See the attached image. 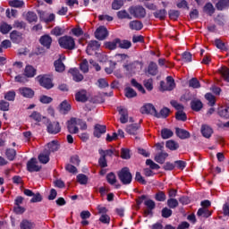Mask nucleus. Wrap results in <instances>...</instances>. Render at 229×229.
Listing matches in <instances>:
<instances>
[{
  "mask_svg": "<svg viewBox=\"0 0 229 229\" xmlns=\"http://www.w3.org/2000/svg\"><path fill=\"white\" fill-rule=\"evenodd\" d=\"M165 146L171 151H176V149H178V148H180V145L178 144V142H176L173 140H167L165 143Z\"/></svg>",
  "mask_w": 229,
  "mask_h": 229,
  "instance_id": "f704fd0d",
  "label": "nucleus"
},
{
  "mask_svg": "<svg viewBox=\"0 0 229 229\" xmlns=\"http://www.w3.org/2000/svg\"><path fill=\"white\" fill-rule=\"evenodd\" d=\"M118 47H120V49H130V47H131V42L126 39L122 40L119 38Z\"/></svg>",
  "mask_w": 229,
  "mask_h": 229,
  "instance_id": "4c0bfd02",
  "label": "nucleus"
},
{
  "mask_svg": "<svg viewBox=\"0 0 229 229\" xmlns=\"http://www.w3.org/2000/svg\"><path fill=\"white\" fill-rule=\"evenodd\" d=\"M99 47H101V44H99L96 40H91L89 42V44L87 46L86 53H87V55H94L95 51H98V49H99Z\"/></svg>",
  "mask_w": 229,
  "mask_h": 229,
  "instance_id": "423d86ee",
  "label": "nucleus"
},
{
  "mask_svg": "<svg viewBox=\"0 0 229 229\" xmlns=\"http://www.w3.org/2000/svg\"><path fill=\"white\" fill-rule=\"evenodd\" d=\"M71 33L74 37H81V35H83V30L80 26L77 25L75 28H72L71 30Z\"/></svg>",
  "mask_w": 229,
  "mask_h": 229,
  "instance_id": "864d4df0",
  "label": "nucleus"
},
{
  "mask_svg": "<svg viewBox=\"0 0 229 229\" xmlns=\"http://www.w3.org/2000/svg\"><path fill=\"white\" fill-rule=\"evenodd\" d=\"M15 92L13 90H10L4 93V99L6 101H15Z\"/></svg>",
  "mask_w": 229,
  "mask_h": 229,
  "instance_id": "4d7b16f0",
  "label": "nucleus"
},
{
  "mask_svg": "<svg viewBox=\"0 0 229 229\" xmlns=\"http://www.w3.org/2000/svg\"><path fill=\"white\" fill-rule=\"evenodd\" d=\"M118 19H129L131 20V16H130V13L126 12V10H122L117 13Z\"/></svg>",
  "mask_w": 229,
  "mask_h": 229,
  "instance_id": "052dcab7",
  "label": "nucleus"
},
{
  "mask_svg": "<svg viewBox=\"0 0 229 229\" xmlns=\"http://www.w3.org/2000/svg\"><path fill=\"white\" fill-rule=\"evenodd\" d=\"M61 114H68L71 111V105L67 101H64L60 105Z\"/></svg>",
  "mask_w": 229,
  "mask_h": 229,
  "instance_id": "ea45409f",
  "label": "nucleus"
},
{
  "mask_svg": "<svg viewBox=\"0 0 229 229\" xmlns=\"http://www.w3.org/2000/svg\"><path fill=\"white\" fill-rule=\"evenodd\" d=\"M167 206L169 208H176L178 207V200L176 199H169L167 200Z\"/></svg>",
  "mask_w": 229,
  "mask_h": 229,
  "instance_id": "338daca9",
  "label": "nucleus"
},
{
  "mask_svg": "<svg viewBox=\"0 0 229 229\" xmlns=\"http://www.w3.org/2000/svg\"><path fill=\"white\" fill-rule=\"evenodd\" d=\"M118 178L123 185H130L133 179L129 167H123L118 172Z\"/></svg>",
  "mask_w": 229,
  "mask_h": 229,
  "instance_id": "f03ea898",
  "label": "nucleus"
},
{
  "mask_svg": "<svg viewBox=\"0 0 229 229\" xmlns=\"http://www.w3.org/2000/svg\"><path fill=\"white\" fill-rule=\"evenodd\" d=\"M106 180L110 185H115V183H117V177L114 172L107 174Z\"/></svg>",
  "mask_w": 229,
  "mask_h": 229,
  "instance_id": "79ce46f5",
  "label": "nucleus"
},
{
  "mask_svg": "<svg viewBox=\"0 0 229 229\" xmlns=\"http://www.w3.org/2000/svg\"><path fill=\"white\" fill-rule=\"evenodd\" d=\"M119 42V38H114L113 41H106L105 43L106 49H109L110 51H114V49H117V47Z\"/></svg>",
  "mask_w": 229,
  "mask_h": 229,
  "instance_id": "5701e85b",
  "label": "nucleus"
},
{
  "mask_svg": "<svg viewBox=\"0 0 229 229\" xmlns=\"http://www.w3.org/2000/svg\"><path fill=\"white\" fill-rule=\"evenodd\" d=\"M154 17L156 19H159L160 21H164V19H165L166 15H167V11L165 9H160L156 11L153 13Z\"/></svg>",
  "mask_w": 229,
  "mask_h": 229,
  "instance_id": "c756f323",
  "label": "nucleus"
},
{
  "mask_svg": "<svg viewBox=\"0 0 229 229\" xmlns=\"http://www.w3.org/2000/svg\"><path fill=\"white\" fill-rule=\"evenodd\" d=\"M39 85H41V87H44V89H47V90L55 87V85L53 84V80H51V78H49L47 75H44L39 79Z\"/></svg>",
  "mask_w": 229,
  "mask_h": 229,
  "instance_id": "0eeeda50",
  "label": "nucleus"
},
{
  "mask_svg": "<svg viewBox=\"0 0 229 229\" xmlns=\"http://www.w3.org/2000/svg\"><path fill=\"white\" fill-rule=\"evenodd\" d=\"M169 108L167 107H164L163 109L160 110V113L157 112L156 117H157V119H160V117H163L164 119H165V117H167L169 115Z\"/></svg>",
  "mask_w": 229,
  "mask_h": 229,
  "instance_id": "09e8293b",
  "label": "nucleus"
},
{
  "mask_svg": "<svg viewBox=\"0 0 229 229\" xmlns=\"http://www.w3.org/2000/svg\"><path fill=\"white\" fill-rule=\"evenodd\" d=\"M167 157H169V154H167V152L161 151L155 156L154 159L156 160V162H157V164H164Z\"/></svg>",
  "mask_w": 229,
  "mask_h": 229,
  "instance_id": "b1692460",
  "label": "nucleus"
},
{
  "mask_svg": "<svg viewBox=\"0 0 229 229\" xmlns=\"http://www.w3.org/2000/svg\"><path fill=\"white\" fill-rule=\"evenodd\" d=\"M10 38L15 44H19V42L22 40V33L17 30H13L10 34Z\"/></svg>",
  "mask_w": 229,
  "mask_h": 229,
  "instance_id": "6ab92c4d",
  "label": "nucleus"
},
{
  "mask_svg": "<svg viewBox=\"0 0 229 229\" xmlns=\"http://www.w3.org/2000/svg\"><path fill=\"white\" fill-rule=\"evenodd\" d=\"M141 114H149L157 117V108L152 104H147L141 107Z\"/></svg>",
  "mask_w": 229,
  "mask_h": 229,
  "instance_id": "9b49d317",
  "label": "nucleus"
},
{
  "mask_svg": "<svg viewBox=\"0 0 229 229\" xmlns=\"http://www.w3.org/2000/svg\"><path fill=\"white\" fill-rule=\"evenodd\" d=\"M197 216L199 217H210V216H212V211L206 208H200L197 212Z\"/></svg>",
  "mask_w": 229,
  "mask_h": 229,
  "instance_id": "a878e982",
  "label": "nucleus"
},
{
  "mask_svg": "<svg viewBox=\"0 0 229 229\" xmlns=\"http://www.w3.org/2000/svg\"><path fill=\"white\" fill-rule=\"evenodd\" d=\"M175 133L179 139L182 140L189 139V137H191V133L189 131L180 128L175 129Z\"/></svg>",
  "mask_w": 229,
  "mask_h": 229,
  "instance_id": "393cba45",
  "label": "nucleus"
},
{
  "mask_svg": "<svg viewBox=\"0 0 229 229\" xmlns=\"http://www.w3.org/2000/svg\"><path fill=\"white\" fill-rule=\"evenodd\" d=\"M35 74H37V70H35V68H33V66H31V65L26 66L25 71H24V75L27 78H33L35 76Z\"/></svg>",
  "mask_w": 229,
  "mask_h": 229,
  "instance_id": "c85d7f7f",
  "label": "nucleus"
},
{
  "mask_svg": "<svg viewBox=\"0 0 229 229\" xmlns=\"http://www.w3.org/2000/svg\"><path fill=\"white\" fill-rule=\"evenodd\" d=\"M9 6H12L13 8H22V6H24V1L11 0V1H9Z\"/></svg>",
  "mask_w": 229,
  "mask_h": 229,
  "instance_id": "37998d69",
  "label": "nucleus"
},
{
  "mask_svg": "<svg viewBox=\"0 0 229 229\" xmlns=\"http://www.w3.org/2000/svg\"><path fill=\"white\" fill-rule=\"evenodd\" d=\"M76 124H78L76 118H72L67 122V128L70 133H78V131H80Z\"/></svg>",
  "mask_w": 229,
  "mask_h": 229,
  "instance_id": "ddd939ff",
  "label": "nucleus"
},
{
  "mask_svg": "<svg viewBox=\"0 0 229 229\" xmlns=\"http://www.w3.org/2000/svg\"><path fill=\"white\" fill-rule=\"evenodd\" d=\"M60 47L63 49H67L68 51H72L76 48V42L74 38L71 36H63L58 39Z\"/></svg>",
  "mask_w": 229,
  "mask_h": 229,
  "instance_id": "f257e3e1",
  "label": "nucleus"
},
{
  "mask_svg": "<svg viewBox=\"0 0 229 229\" xmlns=\"http://www.w3.org/2000/svg\"><path fill=\"white\" fill-rule=\"evenodd\" d=\"M30 117L33 119V121H36V123H40L42 119H46V117L42 116V114L37 111L32 112Z\"/></svg>",
  "mask_w": 229,
  "mask_h": 229,
  "instance_id": "c03bdc74",
  "label": "nucleus"
},
{
  "mask_svg": "<svg viewBox=\"0 0 229 229\" xmlns=\"http://www.w3.org/2000/svg\"><path fill=\"white\" fill-rule=\"evenodd\" d=\"M189 87H191V89H199V87H201V84L199 83V81H198L196 78H192L189 81Z\"/></svg>",
  "mask_w": 229,
  "mask_h": 229,
  "instance_id": "bf43d9fd",
  "label": "nucleus"
},
{
  "mask_svg": "<svg viewBox=\"0 0 229 229\" xmlns=\"http://www.w3.org/2000/svg\"><path fill=\"white\" fill-rule=\"evenodd\" d=\"M131 83L132 87H135V89H138V90L140 92H141V94H146V89H144V87H142L140 85V83L137 82V81L135 79H132L131 81Z\"/></svg>",
  "mask_w": 229,
  "mask_h": 229,
  "instance_id": "603ef678",
  "label": "nucleus"
},
{
  "mask_svg": "<svg viewBox=\"0 0 229 229\" xmlns=\"http://www.w3.org/2000/svg\"><path fill=\"white\" fill-rule=\"evenodd\" d=\"M65 33V30L61 27H55L51 30V35H55V37H60Z\"/></svg>",
  "mask_w": 229,
  "mask_h": 229,
  "instance_id": "de8ad7c7",
  "label": "nucleus"
},
{
  "mask_svg": "<svg viewBox=\"0 0 229 229\" xmlns=\"http://www.w3.org/2000/svg\"><path fill=\"white\" fill-rule=\"evenodd\" d=\"M42 169V166L38 165V161H37V158L32 157L30 161L27 163V170L30 173H38Z\"/></svg>",
  "mask_w": 229,
  "mask_h": 229,
  "instance_id": "20e7f679",
  "label": "nucleus"
},
{
  "mask_svg": "<svg viewBox=\"0 0 229 229\" xmlns=\"http://www.w3.org/2000/svg\"><path fill=\"white\" fill-rule=\"evenodd\" d=\"M26 19L28 22H37V21H38V17L37 16V13L33 12L27 13Z\"/></svg>",
  "mask_w": 229,
  "mask_h": 229,
  "instance_id": "49530a36",
  "label": "nucleus"
},
{
  "mask_svg": "<svg viewBox=\"0 0 229 229\" xmlns=\"http://www.w3.org/2000/svg\"><path fill=\"white\" fill-rule=\"evenodd\" d=\"M69 73L72 76L73 81L77 83L80 81H83V75L80 73V70L77 68H72L69 70Z\"/></svg>",
  "mask_w": 229,
  "mask_h": 229,
  "instance_id": "4468645a",
  "label": "nucleus"
},
{
  "mask_svg": "<svg viewBox=\"0 0 229 229\" xmlns=\"http://www.w3.org/2000/svg\"><path fill=\"white\" fill-rule=\"evenodd\" d=\"M204 12L208 13V15L212 17V15L216 13V8H214V5L212 4V3H208L204 6Z\"/></svg>",
  "mask_w": 229,
  "mask_h": 229,
  "instance_id": "72a5a7b5",
  "label": "nucleus"
},
{
  "mask_svg": "<svg viewBox=\"0 0 229 229\" xmlns=\"http://www.w3.org/2000/svg\"><path fill=\"white\" fill-rule=\"evenodd\" d=\"M216 8L218 12H223L228 10L229 8V0H218L216 4Z\"/></svg>",
  "mask_w": 229,
  "mask_h": 229,
  "instance_id": "f3484780",
  "label": "nucleus"
},
{
  "mask_svg": "<svg viewBox=\"0 0 229 229\" xmlns=\"http://www.w3.org/2000/svg\"><path fill=\"white\" fill-rule=\"evenodd\" d=\"M220 117H224L225 119H229V106L219 111Z\"/></svg>",
  "mask_w": 229,
  "mask_h": 229,
  "instance_id": "774afa93",
  "label": "nucleus"
},
{
  "mask_svg": "<svg viewBox=\"0 0 229 229\" xmlns=\"http://www.w3.org/2000/svg\"><path fill=\"white\" fill-rule=\"evenodd\" d=\"M148 74H151V76H157L158 74V66L156 64V63L151 62L148 65Z\"/></svg>",
  "mask_w": 229,
  "mask_h": 229,
  "instance_id": "c9c22d12",
  "label": "nucleus"
},
{
  "mask_svg": "<svg viewBox=\"0 0 229 229\" xmlns=\"http://www.w3.org/2000/svg\"><path fill=\"white\" fill-rule=\"evenodd\" d=\"M80 69L82 72H89V61L87 59H83L80 64Z\"/></svg>",
  "mask_w": 229,
  "mask_h": 229,
  "instance_id": "5fc2aeb1",
  "label": "nucleus"
},
{
  "mask_svg": "<svg viewBox=\"0 0 229 229\" xmlns=\"http://www.w3.org/2000/svg\"><path fill=\"white\" fill-rule=\"evenodd\" d=\"M54 65L56 72H64L65 71V64H63L61 59L55 61Z\"/></svg>",
  "mask_w": 229,
  "mask_h": 229,
  "instance_id": "58836bf2",
  "label": "nucleus"
},
{
  "mask_svg": "<svg viewBox=\"0 0 229 229\" xmlns=\"http://www.w3.org/2000/svg\"><path fill=\"white\" fill-rule=\"evenodd\" d=\"M126 131L129 135H137V131H139V125L137 123L128 125Z\"/></svg>",
  "mask_w": 229,
  "mask_h": 229,
  "instance_id": "e433bc0d",
  "label": "nucleus"
},
{
  "mask_svg": "<svg viewBox=\"0 0 229 229\" xmlns=\"http://www.w3.org/2000/svg\"><path fill=\"white\" fill-rule=\"evenodd\" d=\"M155 199L157 201H165L166 199L165 192H164L162 191H158L156 193Z\"/></svg>",
  "mask_w": 229,
  "mask_h": 229,
  "instance_id": "0e129e2a",
  "label": "nucleus"
},
{
  "mask_svg": "<svg viewBox=\"0 0 229 229\" xmlns=\"http://www.w3.org/2000/svg\"><path fill=\"white\" fill-rule=\"evenodd\" d=\"M103 133H106V126L97 124L95 126V131H94L95 137H98V139H99V137H101Z\"/></svg>",
  "mask_w": 229,
  "mask_h": 229,
  "instance_id": "412c9836",
  "label": "nucleus"
},
{
  "mask_svg": "<svg viewBox=\"0 0 229 229\" xmlns=\"http://www.w3.org/2000/svg\"><path fill=\"white\" fill-rule=\"evenodd\" d=\"M125 96L129 98H137V92L132 88H126Z\"/></svg>",
  "mask_w": 229,
  "mask_h": 229,
  "instance_id": "e2e57ef3",
  "label": "nucleus"
},
{
  "mask_svg": "<svg viewBox=\"0 0 229 229\" xmlns=\"http://www.w3.org/2000/svg\"><path fill=\"white\" fill-rule=\"evenodd\" d=\"M200 131L205 139H210L212 137V134L214 133V131L210 128V126L207 124H203L201 126Z\"/></svg>",
  "mask_w": 229,
  "mask_h": 229,
  "instance_id": "dca6fc26",
  "label": "nucleus"
},
{
  "mask_svg": "<svg viewBox=\"0 0 229 229\" xmlns=\"http://www.w3.org/2000/svg\"><path fill=\"white\" fill-rule=\"evenodd\" d=\"M175 119H177V121H187V114L183 112V109L176 112Z\"/></svg>",
  "mask_w": 229,
  "mask_h": 229,
  "instance_id": "8fccbe9b",
  "label": "nucleus"
},
{
  "mask_svg": "<svg viewBox=\"0 0 229 229\" xmlns=\"http://www.w3.org/2000/svg\"><path fill=\"white\" fill-rule=\"evenodd\" d=\"M174 79H173V77L168 76L166 78V88L165 89V90H173V89H174Z\"/></svg>",
  "mask_w": 229,
  "mask_h": 229,
  "instance_id": "a18cd8bd",
  "label": "nucleus"
},
{
  "mask_svg": "<svg viewBox=\"0 0 229 229\" xmlns=\"http://www.w3.org/2000/svg\"><path fill=\"white\" fill-rule=\"evenodd\" d=\"M51 154L49 153V151L44 150L43 153L39 154L38 156V160L41 164H47V162H49V156Z\"/></svg>",
  "mask_w": 229,
  "mask_h": 229,
  "instance_id": "2f4dec72",
  "label": "nucleus"
},
{
  "mask_svg": "<svg viewBox=\"0 0 229 229\" xmlns=\"http://www.w3.org/2000/svg\"><path fill=\"white\" fill-rule=\"evenodd\" d=\"M191 106L194 112H199V110L203 108V103H201V100H192L191 102Z\"/></svg>",
  "mask_w": 229,
  "mask_h": 229,
  "instance_id": "7c9ffc66",
  "label": "nucleus"
},
{
  "mask_svg": "<svg viewBox=\"0 0 229 229\" xmlns=\"http://www.w3.org/2000/svg\"><path fill=\"white\" fill-rule=\"evenodd\" d=\"M60 145L58 144V140H52L47 145V148L45 150L49 151V154L51 155V152L58 151Z\"/></svg>",
  "mask_w": 229,
  "mask_h": 229,
  "instance_id": "aec40b11",
  "label": "nucleus"
},
{
  "mask_svg": "<svg viewBox=\"0 0 229 229\" xmlns=\"http://www.w3.org/2000/svg\"><path fill=\"white\" fill-rule=\"evenodd\" d=\"M218 71H219V74H220L221 78H223V80L225 81H227V83H229V68L222 67Z\"/></svg>",
  "mask_w": 229,
  "mask_h": 229,
  "instance_id": "cd10ccee",
  "label": "nucleus"
},
{
  "mask_svg": "<svg viewBox=\"0 0 229 229\" xmlns=\"http://www.w3.org/2000/svg\"><path fill=\"white\" fill-rule=\"evenodd\" d=\"M5 157L11 162H13V160H15V157H17V151H15V149H13V148H7L5 150Z\"/></svg>",
  "mask_w": 229,
  "mask_h": 229,
  "instance_id": "473e14b6",
  "label": "nucleus"
},
{
  "mask_svg": "<svg viewBox=\"0 0 229 229\" xmlns=\"http://www.w3.org/2000/svg\"><path fill=\"white\" fill-rule=\"evenodd\" d=\"M0 110L2 112H8L10 110V103L5 100H0Z\"/></svg>",
  "mask_w": 229,
  "mask_h": 229,
  "instance_id": "680f3d73",
  "label": "nucleus"
},
{
  "mask_svg": "<svg viewBox=\"0 0 229 229\" xmlns=\"http://www.w3.org/2000/svg\"><path fill=\"white\" fill-rule=\"evenodd\" d=\"M144 27V25L142 24V22L140 21H131L129 23V28L131 30H134L135 31H140V30H142V28Z\"/></svg>",
  "mask_w": 229,
  "mask_h": 229,
  "instance_id": "4be33fe9",
  "label": "nucleus"
},
{
  "mask_svg": "<svg viewBox=\"0 0 229 229\" xmlns=\"http://www.w3.org/2000/svg\"><path fill=\"white\" fill-rule=\"evenodd\" d=\"M20 228L21 229H34L35 228V223L24 219L21 222Z\"/></svg>",
  "mask_w": 229,
  "mask_h": 229,
  "instance_id": "bb28decb",
  "label": "nucleus"
},
{
  "mask_svg": "<svg viewBox=\"0 0 229 229\" xmlns=\"http://www.w3.org/2000/svg\"><path fill=\"white\" fill-rule=\"evenodd\" d=\"M117 110L121 115L120 123H122V124H126V123H128V109L119 106L117 107Z\"/></svg>",
  "mask_w": 229,
  "mask_h": 229,
  "instance_id": "2eb2a0df",
  "label": "nucleus"
},
{
  "mask_svg": "<svg viewBox=\"0 0 229 229\" xmlns=\"http://www.w3.org/2000/svg\"><path fill=\"white\" fill-rule=\"evenodd\" d=\"M98 40H105L108 37V30L105 27H99L95 32Z\"/></svg>",
  "mask_w": 229,
  "mask_h": 229,
  "instance_id": "6e6552de",
  "label": "nucleus"
},
{
  "mask_svg": "<svg viewBox=\"0 0 229 229\" xmlns=\"http://www.w3.org/2000/svg\"><path fill=\"white\" fill-rule=\"evenodd\" d=\"M129 12L131 15H133L136 19H144V17H146V9L140 5L130 7Z\"/></svg>",
  "mask_w": 229,
  "mask_h": 229,
  "instance_id": "7ed1b4c3",
  "label": "nucleus"
},
{
  "mask_svg": "<svg viewBox=\"0 0 229 229\" xmlns=\"http://www.w3.org/2000/svg\"><path fill=\"white\" fill-rule=\"evenodd\" d=\"M47 131L52 135H56L62 131V127H60V123L58 122H48L47 125Z\"/></svg>",
  "mask_w": 229,
  "mask_h": 229,
  "instance_id": "39448f33",
  "label": "nucleus"
},
{
  "mask_svg": "<svg viewBox=\"0 0 229 229\" xmlns=\"http://www.w3.org/2000/svg\"><path fill=\"white\" fill-rule=\"evenodd\" d=\"M139 65H140V63L139 61H134L129 64H123V68L126 69L128 72L131 73L139 69Z\"/></svg>",
  "mask_w": 229,
  "mask_h": 229,
  "instance_id": "a211bd4d",
  "label": "nucleus"
},
{
  "mask_svg": "<svg viewBox=\"0 0 229 229\" xmlns=\"http://www.w3.org/2000/svg\"><path fill=\"white\" fill-rule=\"evenodd\" d=\"M18 90L21 96H22L23 98H27L29 99H31V98L35 96V91H33L31 88L22 87V88H20Z\"/></svg>",
  "mask_w": 229,
  "mask_h": 229,
  "instance_id": "f8f14e48",
  "label": "nucleus"
},
{
  "mask_svg": "<svg viewBox=\"0 0 229 229\" xmlns=\"http://www.w3.org/2000/svg\"><path fill=\"white\" fill-rule=\"evenodd\" d=\"M12 30V26H10L7 23H3L0 26V31L1 33H3L4 35H6V33H8L10 30Z\"/></svg>",
  "mask_w": 229,
  "mask_h": 229,
  "instance_id": "69168bd1",
  "label": "nucleus"
},
{
  "mask_svg": "<svg viewBox=\"0 0 229 229\" xmlns=\"http://www.w3.org/2000/svg\"><path fill=\"white\" fill-rule=\"evenodd\" d=\"M123 4L124 2H123V0H114V2L112 3V8L113 10H121Z\"/></svg>",
  "mask_w": 229,
  "mask_h": 229,
  "instance_id": "13d9d810",
  "label": "nucleus"
},
{
  "mask_svg": "<svg viewBox=\"0 0 229 229\" xmlns=\"http://www.w3.org/2000/svg\"><path fill=\"white\" fill-rule=\"evenodd\" d=\"M173 135H174V133L173 132V131H171V129H162L161 131V137L162 139H171V137H173Z\"/></svg>",
  "mask_w": 229,
  "mask_h": 229,
  "instance_id": "a19ab883",
  "label": "nucleus"
},
{
  "mask_svg": "<svg viewBox=\"0 0 229 229\" xmlns=\"http://www.w3.org/2000/svg\"><path fill=\"white\" fill-rule=\"evenodd\" d=\"M39 44L46 47V49H51V44H53V38L49 35L41 36L39 38Z\"/></svg>",
  "mask_w": 229,
  "mask_h": 229,
  "instance_id": "1a4fd4ad",
  "label": "nucleus"
},
{
  "mask_svg": "<svg viewBox=\"0 0 229 229\" xmlns=\"http://www.w3.org/2000/svg\"><path fill=\"white\" fill-rule=\"evenodd\" d=\"M75 100L79 103H87L89 101V97L87 96V90L81 89L75 94Z\"/></svg>",
  "mask_w": 229,
  "mask_h": 229,
  "instance_id": "9d476101",
  "label": "nucleus"
},
{
  "mask_svg": "<svg viewBox=\"0 0 229 229\" xmlns=\"http://www.w3.org/2000/svg\"><path fill=\"white\" fill-rule=\"evenodd\" d=\"M205 98L208 101L209 106H214V105H216V97L212 95V93H207Z\"/></svg>",
  "mask_w": 229,
  "mask_h": 229,
  "instance_id": "6e6d98bb",
  "label": "nucleus"
},
{
  "mask_svg": "<svg viewBox=\"0 0 229 229\" xmlns=\"http://www.w3.org/2000/svg\"><path fill=\"white\" fill-rule=\"evenodd\" d=\"M77 182L81 184V185H87L88 182H89V177H87V175L81 174L77 175Z\"/></svg>",
  "mask_w": 229,
  "mask_h": 229,
  "instance_id": "3c124183",
  "label": "nucleus"
}]
</instances>
